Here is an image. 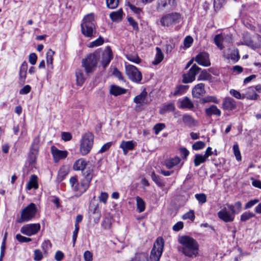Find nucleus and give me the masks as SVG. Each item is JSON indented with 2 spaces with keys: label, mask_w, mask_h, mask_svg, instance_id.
<instances>
[{
  "label": "nucleus",
  "mask_w": 261,
  "mask_h": 261,
  "mask_svg": "<svg viewBox=\"0 0 261 261\" xmlns=\"http://www.w3.org/2000/svg\"><path fill=\"white\" fill-rule=\"evenodd\" d=\"M180 246L177 250L186 258L193 259L198 255L199 245L197 241L188 236H181L178 238Z\"/></svg>",
  "instance_id": "obj_1"
},
{
  "label": "nucleus",
  "mask_w": 261,
  "mask_h": 261,
  "mask_svg": "<svg viewBox=\"0 0 261 261\" xmlns=\"http://www.w3.org/2000/svg\"><path fill=\"white\" fill-rule=\"evenodd\" d=\"M94 135L91 132L85 133L80 141V151L82 155L89 153L93 144Z\"/></svg>",
  "instance_id": "obj_2"
},
{
  "label": "nucleus",
  "mask_w": 261,
  "mask_h": 261,
  "mask_svg": "<svg viewBox=\"0 0 261 261\" xmlns=\"http://www.w3.org/2000/svg\"><path fill=\"white\" fill-rule=\"evenodd\" d=\"M37 212L36 205L34 203H30L22 210L20 217L18 219L17 222L22 223L32 220L35 217Z\"/></svg>",
  "instance_id": "obj_3"
},
{
  "label": "nucleus",
  "mask_w": 261,
  "mask_h": 261,
  "mask_svg": "<svg viewBox=\"0 0 261 261\" xmlns=\"http://www.w3.org/2000/svg\"><path fill=\"white\" fill-rule=\"evenodd\" d=\"M164 241L159 237L155 241L153 247L151 250L149 258L151 261H159L163 251Z\"/></svg>",
  "instance_id": "obj_4"
},
{
  "label": "nucleus",
  "mask_w": 261,
  "mask_h": 261,
  "mask_svg": "<svg viewBox=\"0 0 261 261\" xmlns=\"http://www.w3.org/2000/svg\"><path fill=\"white\" fill-rule=\"evenodd\" d=\"M218 218L225 222H232L235 217L234 211L232 204H226V207H224L218 212Z\"/></svg>",
  "instance_id": "obj_5"
},
{
  "label": "nucleus",
  "mask_w": 261,
  "mask_h": 261,
  "mask_svg": "<svg viewBox=\"0 0 261 261\" xmlns=\"http://www.w3.org/2000/svg\"><path fill=\"white\" fill-rule=\"evenodd\" d=\"M81 25L82 33H93V32H96L93 14H89L86 15L84 17Z\"/></svg>",
  "instance_id": "obj_6"
},
{
  "label": "nucleus",
  "mask_w": 261,
  "mask_h": 261,
  "mask_svg": "<svg viewBox=\"0 0 261 261\" xmlns=\"http://www.w3.org/2000/svg\"><path fill=\"white\" fill-rule=\"evenodd\" d=\"M214 42L217 47L222 50L225 46L232 43L231 35L228 34H218L214 38Z\"/></svg>",
  "instance_id": "obj_7"
},
{
  "label": "nucleus",
  "mask_w": 261,
  "mask_h": 261,
  "mask_svg": "<svg viewBox=\"0 0 261 261\" xmlns=\"http://www.w3.org/2000/svg\"><path fill=\"white\" fill-rule=\"evenodd\" d=\"M98 58L94 54H90L82 61V66L84 67L86 72L88 74L92 72L96 66Z\"/></svg>",
  "instance_id": "obj_8"
},
{
  "label": "nucleus",
  "mask_w": 261,
  "mask_h": 261,
  "mask_svg": "<svg viewBox=\"0 0 261 261\" xmlns=\"http://www.w3.org/2000/svg\"><path fill=\"white\" fill-rule=\"evenodd\" d=\"M40 140L38 137L34 139L28 155V162L30 165L34 164L38 154Z\"/></svg>",
  "instance_id": "obj_9"
},
{
  "label": "nucleus",
  "mask_w": 261,
  "mask_h": 261,
  "mask_svg": "<svg viewBox=\"0 0 261 261\" xmlns=\"http://www.w3.org/2000/svg\"><path fill=\"white\" fill-rule=\"evenodd\" d=\"M125 72L128 78L133 82L138 83L142 80L141 72L134 65H125Z\"/></svg>",
  "instance_id": "obj_10"
},
{
  "label": "nucleus",
  "mask_w": 261,
  "mask_h": 261,
  "mask_svg": "<svg viewBox=\"0 0 261 261\" xmlns=\"http://www.w3.org/2000/svg\"><path fill=\"white\" fill-rule=\"evenodd\" d=\"M134 102L137 104L135 107L136 111H140L142 109L143 106L148 103L147 99V92L144 89L140 94L135 96L133 100Z\"/></svg>",
  "instance_id": "obj_11"
},
{
  "label": "nucleus",
  "mask_w": 261,
  "mask_h": 261,
  "mask_svg": "<svg viewBox=\"0 0 261 261\" xmlns=\"http://www.w3.org/2000/svg\"><path fill=\"white\" fill-rule=\"evenodd\" d=\"M200 69V68L196 64H194L187 73L182 75V82L185 84L193 82L195 80L196 75Z\"/></svg>",
  "instance_id": "obj_12"
},
{
  "label": "nucleus",
  "mask_w": 261,
  "mask_h": 261,
  "mask_svg": "<svg viewBox=\"0 0 261 261\" xmlns=\"http://www.w3.org/2000/svg\"><path fill=\"white\" fill-rule=\"evenodd\" d=\"M180 19V15L177 13L167 14L161 19V23L164 26L169 27L178 23Z\"/></svg>",
  "instance_id": "obj_13"
},
{
  "label": "nucleus",
  "mask_w": 261,
  "mask_h": 261,
  "mask_svg": "<svg viewBox=\"0 0 261 261\" xmlns=\"http://www.w3.org/2000/svg\"><path fill=\"white\" fill-rule=\"evenodd\" d=\"M40 229V224H29L22 226L20 229V232L23 234L31 236L36 234Z\"/></svg>",
  "instance_id": "obj_14"
},
{
  "label": "nucleus",
  "mask_w": 261,
  "mask_h": 261,
  "mask_svg": "<svg viewBox=\"0 0 261 261\" xmlns=\"http://www.w3.org/2000/svg\"><path fill=\"white\" fill-rule=\"evenodd\" d=\"M51 152L53 156L55 162L57 163L60 160L65 159L68 155V151L66 150H61L55 146L51 147Z\"/></svg>",
  "instance_id": "obj_15"
},
{
  "label": "nucleus",
  "mask_w": 261,
  "mask_h": 261,
  "mask_svg": "<svg viewBox=\"0 0 261 261\" xmlns=\"http://www.w3.org/2000/svg\"><path fill=\"white\" fill-rule=\"evenodd\" d=\"M223 56L227 59H231L234 62H237L240 58L239 51L236 48H229L223 51Z\"/></svg>",
  "instance_id": "obj_16"
},
{
  "label": "nucleus",
  "mask_w": 261,
  "mask_h": 261,
  "mask_svg": "<svg viewBox=\"0 0 261 261\" xmlns=\"http://www.w3.org/2000/svg\"><path fill=\"white\" fill-rule=\"evenodd\" d=\"M196 62L200 65L207 67L211 65L209 56L207 53L201 52L195 57Z\"/></svg>",
  "instance_id": "obj_17"
},
{
  "label": "nucleus",
  "mask_w": 261,
  "mask_h": 261,
  "mask_svg": "<svg viewBox=\"0 0 261 261\" xmlns=\"http://www.w3.org/2000/svg\"><path fill=\"white\" fill-rule=\"evenodd\" d=\"M205 85L203 83H199L196 85L192 91V95L194 97L199 98L205 93Z\"/></svg>",
  "instance_id": "obj_18"
},
{
  "label": "nucleus",
  "mask_w": 261,
  "mask_h": 261,
  "mask_svg": "<svg viewBox=\"0 0 261 261\" xmlns=\"http://www.w3.org/2000/svg\"><path fill=\"white\" fill-rule=\"evenodd\" d=\"M90 186V183L82 179L80 183L77 182L74 188V191L76 192V195L81 196L82 194L86 191Z\"/></svg>",
  "instance_id": "obj_19"
},
{
  "label": "nucleus",
  "mask_w": 261,
  "mask_h": 261,
  "mask_svg": "<svg viewBox=\"0 0 261 261\" xmlns=\"http://www.w3.org/2000/svg\"><path fill=\"white\" fill-rule=\"evenodd\" d=\"M222 106L224 110L228 111H232L237 107L236 101L230 97L224 99Z\"/></svg>",
  "instance_id": "obj_20"
},
{
  "label": "nucleus",
  "mask_w": 261,
  "mask_h": 261,
  "mask_svg": "<svg viewBox=\"0 0 261 261\" xmlns=\"http://www.w3.org/2000/svg\"><path fill=\"white\" fill-rule=\"evenodd\" d=\"M136 145V143L133 141H122L120 147L122 149L123 153L126 154L129 150H133Z\"/></svg>",
  "instance_id": "obj_21"
},
{
  "label": "nucleus",
  "mask_w": 261,
  "mask_h": 261,
  "mask_svg": "<svg viewBox=\"0 0 261 261\" xmlns=\"http://www.w3.org/2000/svg\"><path fill=\"white\" fill-rule=\"evenodd\" d=\"M179 108L186 109L193 111L194 105L193 101L188 97H185L180 102Z\"/></svg>",
  "instance_id": "obj_22"
},
{
  "label": "nucleus",
  "mask_w": 261,
  "mask_h": 261,
  "mask_svg": "<svg viewBox=\"0 0 261 261\" xmlns=\"http://www.w3.org/2000/svg\"><path fill=\"white\" fill-rule=\"evenodd\" d=\"M243 94L244 99L246 98L249 100H256L259 97L258 95L255 92L253 87L248 88Z\"/></svg>",
  "instance_id": "obj_23"
},
{
  "label": "nucleus",
  "mask_w": 261,
  "mask_h": 261,
  "mask_svg": "<svg viewBox=\"0 0 261 261\" xmlns=\"http://www.w3.org/2000/svg\"><path fill=\"white\" fill-rule=\"evenodd\" d=\"M87 162L83 159L81 158L77 160L73 165V169L75 171H84L87 166Z\"/></svg>",
  "instance_id": "obj_24"
},
{
  "label": "nucleus",
  "mask_w": 261,
  "mask_h": 261,
  "mask_svg": "<svg viewBox=\"0 0 261 261\" xmlns=\"http://www.w3.org/2000/svg\"><path fill=\"white\" fill-rule=\"evenodd\" d=\"M205 113L206 116L211 117L212 115L220 116L221 114V112L217 107L215 105H212L209 108L205 109Z\"/></svg>",
  "instance_id": "obj_25"
},
{
  "label": "nucleus",
  "mask_w": 261,
  "mask_h": 261,
  "mask_svg": "<svg viewBox=\"0 0 261 261\" xmlns=\"http://www.w3.org/2000/svg\"><path fill=\"white\" fill-rule=\"evenodd\" d=\"M82 173L84 176L83 179L90 184L94 175L93 168L88 167L86 168L84 171H82Z\"/></svg>",
  "instance_id": "obj_26"
},
{
  "label": "nucleus",
  "mask_w": 261,
  "mask_h": 261,
  "mask_svg": "<svg viewBox=\"0 0 261 261\" xmlns=\"http://www.w3.org/2000/svg\"><path fill=\"white\" fill-rule=\"evenodd\" d=\"M108 51L103 55L102 59V65L103 68H106L110 63L112 58V54L110 47L107 48Z\"/></svg>",
  "instance_id": "obj_27"
},
{
  "label": "nucleus",
  "mask_w": 261,
  "mask_h": 261,
  "mask_svg": "<svg viewBox=\"0 0 261 261\" xmlns=\"http://www.w3.org/2000/svg\"><path fill=\"white\" fill-rule=\"evenodd\" d=\"M181 162L180 158L176 156L166 160L165 165L168 169H171L177 166Z\"/></svg>",
  "instance_id": "obj_28"
},
{
  "label": "nucleus",
  "mask_w": 261,
  "mask_h": 261,
  "mask_svg": "<svg viewBox=\"0 0 261 261\" xmlns=\"http://www.w3.org/2000/svg\"><path fill=\"white\" fill-rule=\"evenodd\" d=\"M39 187L38 183V177L36 175H32L30 179L27 184V189L30 190L34 188L35 189H38Z\"/></svg>",
  "instance_id": "obj_29"
},
{
  "label": "nucleus",
  "mask_w": 261,
  "mask_h": 261,
  "mask_svg": "<svg viewBox=\"0 0 261 261\" xmlns=\"http://www.w3.org/2000/svg\"><path fill=\"white\" fill-rule=\"evenodd\" d=\"M126 89L116 85H112L110 90V93L114 96H118L125 93Z\"/></svg>",
  "instance_id": "obj_30"
},
{
  "label": "nucleus",
  "mask_w": 261,
  "mask_h": 261,
  "mask_svg": "<svg viewBox=\"0 0 261 261\" xmlns=\"http://www.w3.org/2000/svg\"><path fill=\"white\" fill-rule=\"evenodd\" d=\"M123 11L121 9L117 11L112 12L110 14V17L113 21H120L123 17Z\"/></svg>",
  "instance_id": "obj_31"
},
{
  "label": "nucleus",
  "mask_w": 261,
  "mask_h": 261,
  "mask_svg": "<svg viewBox=\"0 0 261 261\" xmlns=\"http://www.w3.org/2000/svg\"><path fill=\"white\" fill-rule=\"evenodd\" d=\"M90 219H93L94 223H98L101 217L100 212L97 207H95L92 210V213L90 215Z\"/></svg>",
  "instance_id": "obj_32"
},
{
  "label": "nucleus",
  "mask_w": 261,
  "mask_h": 261,
  "mask_svg": "<svg viewBox=\"0 0 261 261\" xmlns=\"http://www.w3.org/2000/svg\"><path fill=\"white\" fill-rule=\"evenodd\" d=\"M175 107L173 102H170L164 105L160 110V113L164 114L167 112H173L175 110Z\"/></svg>",
  "instance_id": "obj_33"
},
{
  "label": "nucleus",
  "mask_w": 261,
  "mask_h": 261,
  "mask_svg": "<svg viewBox=\"0 0 261 261\" xmlns=\"http://www.w3.org/2000/svg\"><path fill=\"white\" fill-rule=\"evenodd\" d=\"M137 203V208L139 213H142L144 211L145 209V202L144 200L139 197L137 196L136 198Z\"/></svg>",
  "instance_id": "obj_34"
},
{
  "label": "nucleus",
  "mask_w": 261,
  "mask_h": 261,
  "mask_svg": "<svg viewBox=\"0 0 261 261\" xmlns=\"http://www.w3.org/2000/svg\"><path fill=\"white\" fill-rule=\"evenodd\" d=\"M207 158H205L204 155H201L200 154H196L195 155L194 159V164L195 167L199 166L201 164L204 163Z\"/></svg>",
  "instance_id": "obj_35"
},
{
  "label": "nucleus",
  "mask_w": 261,
  "mask_h": 261,
  "mask_svg": "<svg viewBox=\"0 0 261 261\" xmlns=\"http://www.w3.org/2000/svg\"><path fill=\"white\" fill-rule=\"evenodd\" d=\"M75 75L77 85L80 86H82L85 79L83 71L81 69L77 70L75 73Z\"/></svg>",
  "instance_id": "obj_36"
},
{
  "label": "nucleus",
  "mask_w": 261,
  "mask_h": 261,
  "mask_svg": "<svg viewBox=\"0 0 261 261\" xmlns=\"http://www.w3.org/2000/svg\"><path fill=\"white\" fill-rule=\"evenodd\" d=\"M156 53L154 61L152 62L153 64L157 65L159 64L163 60L164 56L161 49L158 47H156Z\"/></svg>",
  "instance_id": "obj_37"
},
{
  "label": "nucleus",
  "mask_w": 261,
  "mask_h": 261,
  "mask_svg": "<svg viewBox=\"0 0 261 261\" xmlns=\"http://www.w3.org/2000/svg\"><path fill=\"white\" fill-rule=\"evenodd\" d=\"M189 86L188 85H180L176 87V89L174 92V95H180L185 93L188 89Z\"/></svg>",
  "instance_id": "obj_38"
},
{
  "label": "nucleus",
  "mask_w": 261,
  "mask_h": 261,
  "mask_svg": "<svg viewBox=\"0 0 261 261\" xmlns=\"http://www.w3.org/2000/svg\"><path fill=\"white\" fill-rule=\"evenodd\" d=\"M68 169L66 167L63 166L61 167L58 171V179L60 181H62L68 174Z\"/></svg>",
  "instance_id": "obj_39"
},
{
  "label": "nucleus",
  "mask_w": 261,
  "mask_h": 261,
  "mask_svg": "<svg viewBox=\"0 0 261 261\" xmlns=\"http://www.w3.org/2000/svg\"><path fill=\"white\" fill-rule=\"evenodd\" d=\"M212 79V75L206 70H202L198 76V81H209Z\"/></svg>",
  "instance_id": "obj_40"
},
{
  "label": "nucleus",
  "mask_w": 261,
  "mask_h": 261,
  "mask_svg": "<svg viewBox=\"0 0 261 261\" xmlns=\"http://www.w3.org/2000/svg\"><path fill=\"white\" fill-rule=\"evenodd\" d=\"M106 3L109 9H114L118 7L119 0H106Z\"/></svg>",
  "instance_id": "obj_41"
},
{
  "label": "nucleus",
  "mask_w": 261,
  "mask_h": 261,
  "mask_svg": "<svg viewBox=\"0 0 261 261\" xmlns=\"http://www.w3.org/2000/svg\"><path fill=\"white\" fill-rule=\"evenodd\" d=\"M183 122L188 126H192L194 123V119L189 115H184L182 117Z\"/></svg>",
  "instance_id": "obj_42"
},
{
  "label": "nucleus",
  "mask_w": 261,
  "mask_h": 261,
  "mask_svg": "<svg viewBox=\"0 0 261 261\" xmlns=\"http://www.w3.org/2000/svg\"><path fill=\"white\" fill-rule=\"evenodd\" d=\"M151 178L159 187H163L165 186V184L162 179L158 175H156L154 172L151 174Z\"/></svg>",
  "instance_id": "obj_43"
},
{
  "label": "nucleus",
  "mask_w": 261,
  "mask_h": 261,
  "mask_svg": "<svg viewBox=\"0 0 261 261\" xmlns=\"http://www.w3.org/2000/svg\"><path fill=\"white\" fill-rule=\"evenodd\" d=\"M254 216L255 215L253 213L250 212H246L241 215L240 220L241 221L245 222Z\"/></svg>",
  "instance_id": "obj_44"
},
{
  "label": "nucleus",
  "mask_w": 261,
  "mask_h": 261,
  "mask_svg": "<svg viewBox=\"0 0 261 261\" xmlns=\"http://www.w3.org/2000/svg\"><path fill=\"white\" fill-rule=\"evenodd\" d=\"M51 244L49 240H45L41 244V248L44 254L47 253V251L51 248Z\"/></svg>",
  "instance_id": "obj_45"
},
{
  "label": "nucleus",
  "mask_w": 261,
  "mask_h": 261,
  "mask_svg": "<svg viewBox=\"0 0 261 261\" xmlns=\"http://www.w3.org/2000/svg\"><path fill=\"white\" fill-rule=\"evenodd\" d=\"M195 197L201 204H204L206 202L207 197L204 193L196 194Z\"/></svg>",
  "instance_id": "obj_46"
},
{
  "label": "nucleus",
  "mask_w": 261,
  "mask_h": 261,
  "mask_svg": "<svg viewBox=\"0 0 261 261\" xmlns=\"http://www.w3.org/2000/svg\"><path fill=\"white\" fill-rule=\"evenodd\" d=\"M195 213L193 210H190L187 213H185L182 216V219L184 220L190 219L192 221H194L195 219Z\"/></svg>",
  "instance_id": "obj_47"
},
{
  "label": "nucleus",
  "mask_w": 261,
  "mask_h": 261,
  "mask_svg": "<svg viewBox=\"0 0 261 261\" xmlns=\"http://www.w3.org/2000/svg\"><path fill=\"white\" fill-rule=\"evenodd\" d=\"M54 54V51H53L51 49H49L47 51L46 53V63L47 66L50 65L51 66H52Z\"/></svg>",
  "instance_id": "obj_48"
},
{
  "label": "nucleus",
  "mask_w": 261,
  "mask_h": 261,
  "mask_svg": "<svg viewBox=\"0 0 261 261\" xmlns=\"http://www.w3.org/2000/svg\"><path fill=\"white\" fill-rule=\"evenodd\" d=\"M103 42H104V41H103V38L100 36L98 38H97L95 40L90 42L89 45H88V46L89 47H94L98 46L99 45H102L103 44Z\"/></svg>",
  "instance_id": "obj_49"
},
{
  "label": "nucleus",
  "mask_w": 261,
  "mask_h": 261,
  "mask_svg": "<svg viewBox=\"0 0 261 261\" xmlns=\"http://www.w3.org/2000/svg\"><path fill=\"white\" fill-rule=\"evenodd\" d=\"M202 103H206L209 102H213L215 103H218L219 100L217 98L216 96H206L202 99Z\"/></svg>",
  "instance_id": "obj_50"
},
{
  "label": "nucleus",
  "mask_w": 261,
  "mask_h": 261,
  "mask_svg": "<svg viewBox=\"0 0 261 261\" xmlns=\"http://www.w3.org/2000/svg\"><path fill=\"white\" fill-rule=\"evenodd\" d=\"M126 57L128 60L136 64H139L141 62V59L136 55H128Z\"/></svg>",
  "instance_id": "obj_51"
},
{
  "label": "nucleus",
  "mask_w": 261,
  "mask_h": 261,
  "mask_svg": "<svg viewBox=\"0 0 261 261\" xmlns=\"http://www.w3.org/2000/svg\"><path fill=\"white\" fill-rule=\"evenodd\" d=\"M230 94L233 96L234 97L238 99H244V94H241L240 92L234 90V89H230L229 91Z\"/></svg>",
  "instance_id": "obj_52"
},
{
  "label": "nucleus",
  "mask_w": 261,
  "mask_h": 261,
  "mask_svg": "<svg viewBox=\"0 0 261 261\" xmlns=\"http://www.w3.org/2000/svg\"><path fill=\"white\" fill-rule=\"evenodd\" d=\"M233 153L238 161L241 160V155L240 151L239 146L237 144L233 145Z\"/></svg>",
  "instance_id": "obj_53"
},
{
  "label": "nucleus",
  "mask_w": 261,
  "mask_h": 261,
  "mask_svg": "<svg viewBox=\"0 0 261 261\" xmlns=\"http://www.w3.org/2000/svg\"><path fill=\"white\" fill-rule=\"evenodd\" d=\"M15 238L20 243H27L32 241L31 238H27L20 234H17Z\"/></svg>",
  "instance_id": "obj_54"
},
{
  "label": "nucleus",
  "mask_w": 261,
  "mask_h": 261,
  "mask_svg": "<svg viewBox=\"0 0 261 261\" xmlns=\"http://www.w3.org/2000/svg\"><path fill=\"white\" fill-rule=\"evenodd\" d=\"M205 143L199 141L195 142L193 145L192 148L195 150H198L203 148L205 147Z\"/></svg>",
  "instance_id": "obj_55"
},
{
  "label": "nucleus",
  "mask_w": 261,
  "mask_h": 261,
  "mask_svg": "<svg viewBox=\"0 0 261 261\" xmlns=\"http://www.w3.org/2000/svg\"><path fill=\"white\" fill-rule=\"evenodd\" d=\"M232 207L234 211V215L238 214L242 210V203L240 201H237L234 204H232Z\"/></svg>",
  "instance_id": "obj_56"
},
{
  "label": "nucleus",
  "mask_w": 261,
  "mask_h": 261,
  "mask_svg": "<svg viewBox=\"0 0 261 261\" xmlns=\"http://www.w3.org/2000/svg\"><path fill=\"white\" fill-rule=\"evenodd\" d=\"M43 258V254L42 252L39 249L34 250V259L36 261H40Z\"/></svg>",
  "instance_id": "obj_57"
},
{
  "label": "nucleus",
  "mask_w": 261,
  "mask_h": 261,
  "mask_svg": "<svg viewBox=\"0 0 261 261\" xmlns=\"http://www.w3.org/2000/svg\"><path fill=\"white\" fill-rule=\"evenodd\" d=\"M259 200L258 199H254L249 201L245 205V209H249L258 203Z\"/></svg>",
  "instance_id": "obj_58"
},
{
  "label": "nucleus",
  "mask_w": 261,
  "mask_h": 261,
  "mask_svg": "<svg viewBox=\"0 0 261 261\" xmlns=\"http://www.w3.org/2000/svg\"><path fill=\"white\" fill-rule=\"evenodd\" d=\"M165 127V125L164 123H158L155 124L153 127L155 134L158 135Z\"/></svg>",
  "instance_id": "obj_59"
},
{
  "label": "nucleus",
  "mask_w": 261,
  "mask_h": 261,
  "mask_svg": "<svg viewBox=\"0 0 261 261\" xmlns=\"http://www.w3.org/2000/svg\"><path fill=\"white\" fill-rule=\"evenodd\" d=\"M113 75L118 78L119 80L124 81L122 73L117 68L114 69L113 71Z\"/></svg>",
  "instance_id": "obj_60"
},
{
  "label": "nucleus",
  "mask_w": 261,
  "mask_h": 261,
  "mask_svg": "<svg viewBox=\"0 0 261 261\" xmlns=\"http://www.w3.org/2000/svg\"><path fill=\"white\" fill-rule=\"evenodd\" d=\"M193 42V39L190 36H187L184 39V45L186 47H189Z\"/></svg>",
  "instance_id": "obj_61"
},
{
  "label": "nucleus",
  "mask_w": 261,
  "mask_h": 261,
  "mask_svg": "<svg viewBox=\"0 0 261 261\" xmlns=\"http://www.w3.org/2000/svg\"><path fill=\"white\" fill-rule=\"evenodd\" d=\"M31 86L29 85H27L20 90L19 94L21 95L27 94L31 91Z\"/></svg>",
  "instance_id": "obj_62"
},
{
  "label": "nucleus",
  "mask_w": 261,
  "mask_h": 261,
  "mask_svg": "<svg viewBox=\"0 0 261 261\" xmlns=\"http://www.w3.org/2000/svg\"><path fill=\"white\" fill-rule=\"evenodd\" d=\"M37 57L36 54L31 53L29 55V61L33 65H35L36 63Z\"/></svg>",
  "instance_id": "obj_63"
},
{
  "label": "nucleus",
  "mask_w": 261,
  "mask_h": 261,
  "mask_svg": "<svg viewBox=\"0 0 261 261\" xmlns=\"http://www.w3.org/2000/svg\"><path fill=\"white\" fill-rule=\"evenodd\" d=\"M84 258L86 261H92L93 255L89 251H86L84 253Z\"/></svg>",
  "instance_id": "obj_64"
}]
</instances>
